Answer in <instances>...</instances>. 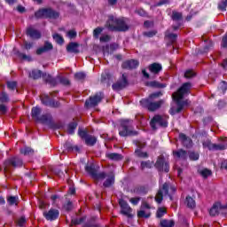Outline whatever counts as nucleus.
Listing matches in <instances>:
<instances>
[{"label": "nucleus", "instance_id": "9", "mask_svg": "<svg viewBox=\"0 0 227 227\" xmlns=\"http://www.w3.org/2000/svg\"><path fill=\"white\" fill-rule=\"evenodd\" d=\"M119 205L121 207V214L125 215L126 217H132V207L129 206V203L125 201L123 199L119 200Z\"/></svg>", "mask_w": 227, "mask_h": 227}, {"label": "nucleus", "instance_id": "45", "mask_svg": "<svg viewBox=\"0 0 227 227\" xmlns=\"http://www.w3.org/2000/svg\"><path fill=\"white\" fill-rule=\"evenodd\" d=\"M141 201V198L139 197H134L129 199V203L131 205H137Z\"/></svg>", "mask_w": 227, "mask_h": 227}, {"label": "nucleus", "instance_id": "50", "mask_svg": "<svg viewBox=\"0 0 227 227\" xmlns=\"http://www.w3.org/2000/svg\"><path fill=\"white\" fill-rule=\"evenodd\" d=\"M7 88L9 90H16L17 89V82H8Z\"/></svg>", "mask_w": 227, "mask_h": 227}, {"label": "nucleus", "instance_id": "43", "mask_svg": "<svg viewBox=\"0 0 227 227\" xmlns=\"http://www.w3.org/2000/svg\"><path fill=\"white\" fill-rule=\"evenodd\" d=\"M50 118H51L50 115H42L41 117H39L37 121H41V123H47V121H49Z\"/></svg>", "mask_w": 227, "mask_h": 227}, {"label": "nucleus", "instance_id": "16", "mask_svg": "<svg viewBox=\"0 0 227 227\" xmlns=\"http://www.w3.org/2000/svg\"><path fill=\"white\" fill-rule=\"evenodd\" d=\"M137 67H139V62L135 59L125 61L122 64V68H128L129 70H132V68H137Z\"/></svg>", "mask_w": 227, "mask_h": 227}, {"label": "nucleus", "instance_id": "62", "mask_svg": "<svg viewBox=\"0 0 227 227\" xmlns=\"http://www.w3.org/2000/svg\"><path fill=\"white\" fill-rule=\"evenodd\" d=\"M155 35H156V32H154V31L147 32L145 34V36H149V37L155 36Z\"/></svg>", "mask_w": 227, "mask_h": 227}, {"label": "nucleus", "instance_id": "10", "mask_svg": "<svg viewBox=\"0 0 227 227\" xmlns=\"http://www.w3.org/2000/svg\"><path fill=\"white\" fill-rule=\"evenodd\" d=\"M202 145L204 148H208V150H226L227 148V144L215 145L212 144L210 140H206Z\"/></svg>", "mask_w": 227, "mask_h": 227}, {"label": "nucleus", "instance_id": "61", "mask_svg": "<svg viewBox=\"0 0 227 227\" xmlns=\"http://www.w3.org/2000/svg\"><path fill=\"white\" fill-rule=\"evenodd\" d=\"M20 57L22 58V59H26L27 61H31V57L26 54H21Z\"/></svg>", "mask_w": 227, "mask_h": 227}, {"label": "nucleus", "instance_id": "58", "mask_svg": "<svg viewBox=\"0 0 227 227\" xmlns=\"http://www.w3.org/2000/svg\"><path fill=\"white\" fill-rule=\"evenodd\" d=\"M24 48H25L27 51H29V49H32V48H33V43H32L25 42V43H24Z\"/></svg>", "mask_w": 227, "mask_h": 227}, {"label": "nucleus", "instance_id": "5", "mask_svg": "<svg viewBox=\"0 0 227 227\" xmlns=\"http://www.w3.org/2000/svg\"><path fill=\"white\" fill-rule=\"evenodd\" d=\"M35 17L37 19H58L59 13L51 9H41L35 12Z\"/></svg>", "mask_w": 227, "mask_h": 227}, {"label": "nucleus", "instance_id": "29", "mask_svg": "<svg viewBox=\"0 0 227 227\" xmlns=\"http://www.w3.org/2000/svg\"><path fill=\"white\" fill-rule=\"evenodd\" d=\"M52 36H53V40H55V42L59 45H63V43H65V39H63V36H61L59 34H53Z\"/></svg>", "mask_w": 227, "mask_h": 227}, {"label": "nucleus", "instance_id": "60", "mask_svg": "<svg viewBox=\"0 0 227 227\" xmlns=\"http://www.w3.org/2000/svg\"><path fill=\"white\" fill-rule=\"evenodd\" d=\"M223 47H227V34L223 38V43H222Z\"/></svg>", "mask_w": 227, "mask_h": 227}, {"label": "nucleus", "instance_id": "32", "mask_svg": "<svg viewBox=\"0 0 227 227\" xmlns=\"http://www.w3.org/2000/svg\"><path fill=\"white\" fill-rule=\"evenodd\" d=\"M9 205H17L19 203V197L18 196H11L7 199Z\"/></svg>", "mask_w": 227, "mask_h": 227}, {"label": "nucleus", "instance_id": "3", "mask_svg": "<svg viewBox=\"0 0 227 227\" xmlns=\"http://www.w3.org/2000/svg\"><path fill=\"white\" fill-rule=\"evenodd\" d=\"M106 27L111 31H127L129 29L124 19H116L114 16H109Z\"/></svg>", "mask_w": 227, "mask_h": 227}, {"label": "nucleus", "instance_id": "4", "mask_svg": "<svg viewBox=\"0 0 227 227\" xmlns=\"http://www.w3.org/2000/svg\"><path fill=\"white\" fill-rule=\"evenodd\" d=\"M119 134L122 137L127 136H135L136 131L132 130V121L124 120L121 122V126L119 129Z\"/></svg>", "mask_w": 227, "mask_h": 227}, {"label": "nucleus", "instance_id": "30", "mask_svg": "<svg viewBox=\"0 0 227 227\" xmlns=\"http://www.w3.org/2000/svg\"><path fill=\"white\" fill-rule=\"evenodd\" d=\"M29 77H32V79H40V77H42V71L33 70L31 74H29Z\"/></svg>", "mask_w": 227, "mask_h": 227}, {"label": "nucleus", "instance_id": "37", "mask_svg": "<svg viewBox=\"0 0 227 227\" xmlns=\"http://www.w3.org/2000/svg\"><path fill=\"white\" fill-rule=\"evenodd\" d=\"M152 166H153V162L152 161H142L141 162V168L142 169H150V168H152Z\"/></svg>", "mask_w": 227, "mask_h": 227}, {"label": "nucleus", "instance_id": "34", "mask_svg": "<svg viewBox=\"0 0 227 227\" xmlns=\"http://www.w3.org/2000/svg\"><path fill=\"white\" fill-rule=\"evenodd\" d=\"M200 175H201V176H203V178H208V176H210L212 175V170H210L208 168H204V169L200 170Z\"/></svg>", "mask_w": 227, "mask_h": 227}, {"label": "nucleus", "instance_id": "35", "mask_svg": "<svg viewBox=\"0 0 227 227\" xmlns=\"http://www.w3.org/2000/svg\"><path fill=\"white\" fill-rule=\"evenodd\" d=\"M227 7V0H221L218 4V9L221 10V12H226Z\"/></svg>", "mask_w": 227, "mask_h": 227}, {"label": "nucleus", "instance_id": "28", "mask_svg": "<svg viewBox=\"0 0 227 227\" xmlns=\"http://www.w3.org/2000/svg\"><path fill=\"white\" fill-rule=\"evenodd\" d=\"M150 210L141 209L140 211L137 212V217H145L147 219L148 217H150Z\"/></svg>", "mask_w": 227, "mask_h": 227}, {"label": "nucleus", "instance_id": "31", "mask_svg": "<svg viewBox=\"0 0 227 227\" xmlns=\"http://www.w3.org/2000/svg\"><path fill=\"white\" fill-rule=\"evenodd\" d=\"M67 52H77V44L75 43H70L67 47Z\"/></svg>", "mask_w": 227, "mask_h": 227}, {"label": "nucleus", "instance_id": "63", "mask_svg": "<svg viewBox=\"0 0 227 227\" xmlns=\"http://www.w3.org/2000/svg\"><path fill=\"white\" fill-rule=\"evenodd\" d=\"M222 168H224V169H227V160H224V161L222 163Z\"/></svg>", "mask_w": 227, "mask_h": 227}, {"label": "nucleus", "instance_id": "14", "mask_svg": "<svg viewBox=\"0 0 227 227\" xmlns=\"http://www.w3.org/2000/svg\"><path fill=\"white\" fill-rule=\"evenodd\" d=\"M85 169L86 172L90 173V175H91V176H93V178H95L96 180H104V178H106V173L101 172L99 174H97V172H95V169H93V167L87 166Z\"/></svg>", "mask_w": 227, "mask_h": 227}, {"label": "nucleus", "instance_id": "41", "mask_svg": "<svg viewBox=\"0 0 227 227\" xmlns=\"http://www.w3.org/2000/svg\"><path fill=\"white\" fill-rule=\"evenodd\" d=\"M166 38H168L172 43L176 40V34H170L169 32H166L165 34Z\"/></svg>", "mask_w": 227, "mask_h": 227}, {"label": "nucleus", "instance_id": "54", "mask_svg": "<svg viewBox=\"0 0 227 227\" xmlns=\"http://www.w3.org/2000/svg\"><path fill=\"white\" fill-rule=\"evenodd\" d=\"M24 224H26V218L25 217H20L18 220V226L24 227Z\"/></svg>", "mask_w": 227, "mask_h": 227}, {"label": "nucleus", "instance_id": "2", "mask_svg": "<svg viewBox=\"0 0 227 227\" xmlns=\"http://www.w3.org/2000/svg\"><path fill=\"white\" fill-rule=\"evenodd\" d=\"M161 95L162 93L160 92H155L151 94L147 99H142L140 101L142 107H145L148 111H157L164 104V101L153 102V100L159 98Z\"/></svg>", "mask_w": 227, "mask_h": 227}, {"label": "nucleus", "instance_id": "7", "mask_svg": "<svg viewBox=\"0 0 227 227\" xmlns=\"http://www.w3.org/2000/svg\"><path fill=\"white\" fill-rule=\"evenodd\" d=\"M10 166L12 168H20V166H22V160L19 158H12L7 160L4 164V171H5V173H9Z\"/></svg>", "mask_w": 227, "mask_h": 227}, {"label": "nucleus", "instance_id": "57", "mask_svg": "<svg viewBox=\"0 0 227 227\" xmlns=\"http://www.w3.org/2000/svg\"><path fill=\"white\" fill-rule=\"evenodd\" d=\"M100 42H109V40H111V37L107 35H102L100 37Z\"/></svg>", "mask_w": 227, "mask_h": 227}, {"label": "nucleus", "instance_id": "48", "mask_svg": "<svg viewBox=\"0 0 227 227\" xmlns=\"http://www.w3.org/2000/svg\"><path fill=\"white\" fill-rule=\"evenodd\" d=\"M195 74H194V71L192 70H187L185 73H184V77L186 79H191V77H194Z\"/></svg>", "mask_w": 227, "mask_h": 227}, {"label": "nucleus", "instance_id": "6", "mask_svg": "<svg viewBox=\"0 0 227 227\" xmlns=\"http://www.w3.org/2000/svg\"><path fill=\"white\" fill-rule=\"evenodd\" d=\"M152 129H157V125H160V127H168V116L167 115H155L151 122Z\"/></svg>", "mask_w": 227, "mask_h": 227}, {"label": "nucleus", "instance_id": "15", "mask_svg": "<svg viewBox=\"0 0 227 227\" xmlns=\"http://www.w3.org/2000/svg\"><path fill=\"white\" fill-rule=\"evenodd\" d=\"M125 86H127V78L125 77V74H122V80L114 83L112 88L115 91H120V90H123Z\"/></svg>", "mask_w": 227, "mask_h": 227}, {"label": "nucleus", "instance_id": "40", "mask_svg": "<svg viewBox=\"0 0 227 227\" xmlns=\"http://www.w3.org/2000/svg\"><path fill=\"white\" fill-rule=\"evenodd\" d=\"M189 158H190V160H198V159H200V153L195 152H191L189 153Z\"/></svg>", "mask_w": 227, "mask_h": 227}, {"label": "nucleus", "instance_id": "52", "mask_svg": "<svg viewBox=\"0 0 227 227\" xmlns=\"http://www.w3.org/2000/svg\"><path fill=\"white\" fill-rule=\"evenodd\" d=\"M0 102H8V95L4 92H2L0 95Z\"/></svg>", "mask_w": 227, "mask_h": 227}, {"label": "nucleus", "instance_id": "59", "mask_svg": "<svg viewBox=\"0 0 227 227\" xmlns=\"http://www.w3.org/2000/svg\"><path fill=\"white\" fill-rule=\"evenodd\" d=\"M141 208H142V210H145H145H150L151 207L148 205V203L143 202Z\"/></svg>", "mask_w": 227, "mask_h": 227}, {"label": "nucleus", "instance_id": "12", "mask_svg": "<svg viewBox=\"0 0 227 227\" xmlns=\"http://www.w3.org/2000/svg\"><path fill=\"white\" fill-rule=\"evenodd\" d=\"M43 215L47 221H56L59 217V211L58 209H50L43 213Z\"/></svg>", "mask_w": 227, "mask_h": 227}, {"label": "nucleus", "instance_id": "64", "mask_svg": "<svg viewBox=\"0 0 227 227\" xmlns=\"http://www.w3.org/2000/svg\"><path fill=\"white\" fill-rule=\"evenodd\" d=\"M222 67H223V68H226V67H227V59L223 60V62L222 63Z\"/></svg>", "mask_w": 227, "mask_h": 227}, {"label": "nucleus", "instance_id": "8", "mask_svg": "<svg viewBox=\"0 0 227 227\" xmlns=\"http://www.w3.org/2000/svg\"><path fill=\"white\" fill-rule=\"evenodd\" d=\"M104 98V94L102 92L97 93L95 96L90 97L89 100H86L85 106L86 107H95V106L100 104Z\"/></svg>", "mask_w": 227, "mask_h": 227}, {"label": "nucleus", "instance_id": "44", "mask_svg": "<svg viewBox=\"0 0 227 227\" xmlns=\"http://www.w3.org/2000/svg\"><path fill=\"white\" fill-rule=\"evenodd\" d=\"M67 36L72 40L73 38H75V36H77V32L75 30H69L67 33Z\"/></svg>", "mask_w": 227, "mask_h": 227}, {"label": "nucleus", "instance_id": "25", "mask_svg": "<svg viewBox=\"0 0 227 227\" xmlns=\"http://www.w3.org/2000/svg\"><path fill=\"white\" fill-rule=\"evenodd\" d=\"M161 227H173L175 226V221L163 219L160 221Z\"/></svg>", "mask_w": 227, "mask_h": 227}, {"label": "nucleus", "instance_id": "51", "mask_svg": "<svg viewBox=\"0 0 227 227\" xmlns=\"http://www.w3.org/2000/svg\"><path fill=\"white\" fill-rule=\"evenodd\" d=\"M33 150L29 147H26L24 149L20 150V153H23V155H29V153H32Z\"/></svg>", "mask_w": 227, "mask_h": 227}, {"label": "nucleus", "instance_id": "38", "mask_svg": "<svg viewBox=\"0 0 227 227\" xmlns=\"http://www.w3.org/2000/svg\"><path fill=\"white\" fill-rule=\"evenodd\" d=\"M135 153L137 155V157H141L142 159H146V157H148V153H143L141 149H137Z\"/></svg>", "mask_w": 227, "mask_h": 227}, {"label": "nucleus", "instance_id": "23", "mask_svg": "<svg viewBox=\"0 0 227 227\" xmlns=\"http://www.w3.org/2000/svg\"><path fill=\"white\" fill-rule=\"evenodd\" d=\"M174 157H177V159H187V152L184 150H178L173 152Z\"/></svg>", "mask_w": 227, "mask_h": 227}, {"label": "nucleus", "instance_id": "18", "mask_svg": "<svg viewBox=\"0 0 227 227\" xmlns=\"http://www.w3.org/2000/svg\"><path fill=\"white\" fill-rule=\"evenodd\" d=\"M222 208H224V207L221 205L220 202L215 203L209 210L210 215H217V214H219V210H221Z\"/></svg>", "mask_w": 227, "mask_h": 227}, {"label": "nucleus", "instance_id": "21", "mask_svg": "<svg viewBox=\"0 0 227 227\" xmlns=\"http://www.w3.org/2000/svg\"><path fill=\"white\" fill-rule=\"evenodd\" d=\"M179 138L183 142V145L186 146V148H189L190 146H192V140L191 138L187 137L184 134H180Z\"/></svg>", "mask_w": 227, "mask_h": 227}, {"label": "nucleus", "instance_id": "42", "mask_svg": "<svg viewBox=\"0 0 227 227\" xmlns=\"http://www.w3.org/2000/svg\"><path fill=\"white\" fill-rule=\"evenodd\" d=\"M147 86L151 88H162V85L155 81L147 82Z\"/></svg>", "mask_w": 227, "mask_h": 227}, {"label": "nucleus", "instance_id": "17", "mask_svg": "<svg viewBox=\"0 0 227 227\" xmlns=\"http://www.w3.org/2000/svg\"><path fill=\"white\" fill-rule=\"evenodd\" d=\"M27 35L30 38H34L35 40H38V38H41V36H42V34L40 32H38L37 30H35V28H33V27H28L27 29Z\"/></svg>", "mask_w": 227, "mask_h": 227}, {"label": "nucleus", "instance_id": "33", "mask_svg": "<svg viewBox=\"0 0 227 227\" xmlns=\"http://www.w3.org/2000/svg\"><path fill=\"white\" fill-rule=\"evenodd\" d=\"M108 157V159H111V160H121V156L116 153H108L106 155Z\"/></svg>", "mask_w": 227, "mask_h": 227}, {"label": "nucleus", "instance_id": "11", "mask_svg": "<svg viewBox=\"0 0 227 227\" xmlns=\"http://www.w3.org/2000/svg\"><path fill=\"white\" fill-rule=\"evenodd\" d=\"M155 167L159 171H165V173H168L169 171V164L164 160L162 157H159L156 163Z\"/></svg>", "mask_w": 227, "mask_h": 227}, {"label": "nucleus", "instance_id": "53", "mask_svg": "<svg viewBox=\"0 0 227 227\" xmlns=\"http://www.w3.org/2000/svg\"><path fill=\"white\" fill-rule=\"evenodd\" d=\"M78 134H79L80 137H82V139H86V137H88V133L82 129H80L78 131Z\"/></svg>", "mask_w": 227, "mask_h": 227}, {"label": "nucleus", "instance_id": "55", "mask_svg": "<svg viewBox=\"0 0 227 227\" xmlns=\"http://www.w3.org/2000/svg\"><path fill=\"white\" fill-rule=\"evenodd\" d=\"M8 112V107H6L4 105H0V114H4Z\"/></svg>", "mask_w": 227, "mask_h": 227}, {"label": "nucleus", "instance_id": "36", "mask_svg": "<svg viewBox=\"0 0 227 227\" xmlns=\"http://www.w3.org/2000/svg\"><path fill=\"white\" fill-rule=\"evenodd\" d=\"M77 129V123L76 122H72L68 125L67 128V132L68 134H74V131Z\"/></svg>", "mask_w": 227, "mask_h": 227}, {"label": "nucleus", "instance_id": "13", "mask_svg": "<svg viewBox=\"0 0 227 227\" xmlns=\"http://www.w3.org/2000/svg\"><path fill=\"white\" fill-rule=\"evenodd\" d=\"M169 187V184H164L162 189H160L155 196V201L156 203H162V198L164 194H168V189Z\"/></svg>", "mask_w": 227, "mask_h": 227}, {"label": "nucleus", "instance_id": "26", "mask_svg": "<svg viewBox=\"0 0 227 227\" xmlns=\"http://www.w3.org/2000/svg\"><path fill=\"white\" fill-rule=\"evenodd\" d=\"M85 143L89 146H93V145H95V143H97V137H95L93 136H88L85 138Z\"/></svg>", "mask_w": 227, "mask_h": 227}, {"label": "nucleus", "instance_id": "56", "mask_svg": "<svg viewBox=\"0 0 227 227\" xmlns=\"http://www.w3.org/2000/svg\"><path fill=\"white\" fill-rule=\"evenodd\" d=\"M84 221H86V218L82 217L78 220H73L72 223H73V224H81L82 223H84Z\"/></svg>", "mask_w": 227, "mask_h": 227}, {"label": "nucleus", "instance_id": "47", "mask_svg": "<svg viewBox=\"0 0 227 227\" xmlns=\"http://www.w3.org/2000/svg\"><path fill=\"white\" fill-rule=\"evenodd\" d=\"M102 31H104V28H102V27H97L96 29H94L93 35H94L95 38H98V36L100 35V33H102Z\"/></svg>", "mask_w": 227, "mask_h": 227}, {"label": "nucleus", "instance_id": "19", "mask_svg": "<svg viewBox=\"0 0 227 227\" xmlns=\"http://www.w3.org/2000/svg\"><path fill=\"white\" fill-rule=\"evenodd\" d=\"M52 43L46 42L43 47L37 49L36 54L40 55L43 54V52H49V51H52Z\"/></svg>", "mask_w": 227, "mask_h": 227}, {"label": "nucleus", "instance_id": "1", "mask_svg": "<svg viewBox=\"0 0 227 227\" xmlns=\"http://www.w3.org/2000/svg\"><path fill=\"white\" fill-rule=\"evenodd\" d=\"M191 88H192L191 83L185 82L180 87V89L176 92H175L172 95V98L176 103L177 107L176 108L172 107L170 109V114H176V113H180L183 109H185V107L189 106V104H191V102L189 100L182 101V98L189 95V92L191 91Z\"/></svg>", "mask_w": 227, "mask_h": 227}, {"label": "nucleus", "instance_id": "39", "mask_svg": "<svg viewBox=\"0 0 227 227\" xmlns=\"http://www.w3.org/2000/svg\"><path fill=\"white\" fill-rule=\"evenodd\" d=\"M166 207H159L156 215L157 217H163V215H166Z\"/></svg>", "mask_w": 227, "mask_h": 227}, {"label": "nucleus", "instance_id": "20", "mask_svg": "<svg viewBox=\"0 0 227 227\" xmlns=\"http://www.w3.org/2000/svg\"><path fill=\"white\" fill-rule=\"evenodd\" d=\"M160 70H162V66L159 63H153L149 66V71L151 74H157Z\"/></svg>", "mask_w": 227, "mask_h": 227}, {"label": "nucleus", "instance_id": "24", "mask_svg": "<svg viewBox=\"0 0 227 227\" xmlns=\"http://www.w3.org/2000/svg\"><path fill=\"white\" fill-rule=\"evenodd\" d=\"M40 113H42V109H40L39 107H33L32 118H34V120H36V121H38V120L40 119Z\"/></svg>", "mask_w": 227, "mask_h": 227}, {"label": "nucleus", "instance_id": "49", "mask_svg": "<svg viewBox=\"0 0 227 227\" xmlns=\"http://www.w3.org/2000/svg\"><path fill=\"white\" fill-rule=\"evenodd\" d=\"M74 77L77 81H82L86 77V74L84 73H76Z\"/></svg>", "mask_w": 227, "mask_h": 227}, {"label": "nucleus", "instance_id": "22", "mask_svg": "<svg viewBox=\"0 0 227 227\" xmlns=\"http://www.w3.org/2000/svg\"><path fill=\"white\" fill-rule=\"evenodd\" d=\"M113 184H114V174L110 173L107 176V178L104 183V186L105 187H111V185H113Z\"/></svg>", "mask_w": 227, "mask_h": 227}, {"label": "nucleus", "instance_id": "27", "mask_svg": "<svg viewBox=\"0 0 227 227\" xmlns=\"http://www.w3.org/2000/svg\"><path fill=\"white\" fill-rule=\"evenodd\" d=\"M186 205L188 208H195L196 201L192 197H186Z\"/></svg>", "mask_w": 227, "mask_h": 227}, {"label": "nucleus", "instance_id": "46", "mask_svg": "<svg viewBox=\"0 0 227 227\" xmlns=\"http://www.w3.org/2000/svg\"><path fill=\"white\" fill-rule=\"evenodd\" d=\"M172 19H173V20H180V19H182V13L176 12H173Z\"/></svg>", "mask_w": 227, "mask_h": 227}]
</instances>
